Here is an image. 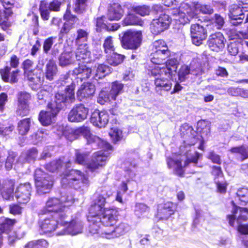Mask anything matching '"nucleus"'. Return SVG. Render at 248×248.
Listing matches in <instances>:
<instances>
[{"mask_svg": "<svg viewBox=\"0 0 248 248\" xmlns=\"http://www.w3.org/2000/svg\"><path fill=\"white\" fill-rule=\"evenodd\" d=\"M59 83L65 87L64 91L58 92L55 96V101L47 105L46 110H41L38 116V120L43 126H48L54 123L56 117L60 110L70 106L75 101V83L67 73L62 75Z\"/></svg>", "mask_w": 248, "mask_h": 248, "instance_id": "nucleus-1", "label": "nucleus"}, {"mask_svg": "<svg viewBox=\"0 0 248 248\" xmlns=\"http://www.w3.org/2000/svg\"><path fill=\"white\" fill-rule=\"evenodd\" d=\"M76 135H83L87 136V143L91 145L93 149H102L94 154L93 158L87 165V168L92 171H94L99 167L104 166L108 160V157L112 150V146L108 142L101 139L97 136L90 135L89 128L87 127H80L75 131Z\"/></svg>", "mask_w": 248, "mask_h": 248, "instance_id": "nucleus-2", "label": "nucleus"}, {"mask_svg": "<svg viewBox=\"0 0 248 248\" xmlns=\"http://www.w3.org/2000/svg\"><path fill=\"white\" fill-rule=\"evenodd\" d=\"M118 212L115 208L101 207L99 210L93 213L91 208L89 209V215L87 217L89 222V230L93 234H98L105 228H111L118 219Z\"/></svg>", "mask_w": 248, "mask_h": 248, "instance_id": "nucleus-3", "label": "nucleus"}, {"mask_svg": "<svg viewBox=\"0 0 248 248\" xmlns=\"http://www.w3.org/2000/svg\"><path fill=\"white\" fill-rule=\"evenodd\" d=\"M183 127L186 129V134L185 137V140L180 147L181 154L186 156L184 167L191 165L197 168L198 161L201 154L197 151H194L193 153H191L190 148L191 146L197 142L199 136L193 128L187 124H185Z\"/></svg>", "mask_w": 248, "mask_h": 248, "instance_id": "nucleus-4", "label": "nucleus"}, {"mask_svg": "<svg viewBox=\"0 0 248 248\" xmlns=\"http://www.w3.org/2000/svg\"><path fill=\"white\" fill-rule=\"evenodd\" d=\"M64 195L59 199L57 198H49L46 203L45 207L41 210L40 214H46L47 212H63L66 214L69 211V206L74 202V198L72 194L62 192Z\"/></svg>", "mask_w": 248, "mask_h": 248, "instance_id": "nucleus-5", "label": "nucleus"}, {"mask_svg": "<svg viewBox=\"0 0 248 248\" xmlns=\"http://www.w3.org/2000/svg\"><path fill=\"white\" fill-rule=\"evenodd\" d=\"M63 188L73 187L77 190H84L89 185L87 176L77 170L66 171L61 180Z\"/></svg>", "mask_w": 248, "mask_h": 248, "instance_id": "nucleus-6", "label": "nucleus"}, {"mask_svg": "<svg viewBox=\"0 0 248 248\" xmlns=\"http://www.w3.org/2000/svg\"><path fill=\"white\" fill-rule=\"evenodd\" d=\"M70 212L66 214L63 213L61 216V221L62 228L60 231L58 232V235H64L70 234L76 235L82 232L84 224L83 222L78 217H70Z\"/></svg>", "mask_w": 248, "mask_h": 248, "instance_id": "nucleus-7", "label": "nucleus"}, {"mask_svg": "<svg viewBox=\"0 0 248 248\" xmlns=\"http://www.w3.org/2000/svg\"><path fill=\"white\" fill-rule=\"evenodd\" d=\"M233 206V210L232 215L227 216L229 223L230 226H233L234 220H237L238 224L237 231L243 234H248V224H241V220L246 221L248 218V209L247 208H240L236 206L234 202H232Z\"/></svg>", "mask_w": 248, "mask_h": 248, "instance_id": "nucleus-8", "label": "nucleus"}, {"mask_svg": "<svg viewBox=\"0 0 248 248\" xmlns=\"http://www.w3.org/2000/svg\"><path fill=\"white\" fill-rule=\"evenodd\" d=\"M193 5L188 3H182L176 8L170 10V13L174 16V19L178 21L181 24L185 25L190 22L195 16Z\"/></svg>", "mask_w": 248, "mask_h": 248, "instance_id": "nucleus-9", "label": "nucleus"}, {"mask_svg": "<svg viewBox=\"0 0 248 248\" xmlns=\"http://www.w3.org/2000/svg\"><path fill=\"white\" fill-rule=\"evenodd\" d=\"M34 177L37 193L40 195L49 193L53 185L52 177L41 169L35 170Z\"/></svg>", "mask_w": 248, "mask_h": 248, "instance_id": "nucleus-10", "label": "nucleus"}, {"mask_svg": "<svg viewBox=\"0 0 248 248\" xmlns=\"http://www.w3.org/2000/svg\"><path fill=\"white\" fill-rule=\"evenodd\" d=\"M10 65L5 66L0 69V74L2 80L6 82L14 83L17 81V75L19 70L16 69L11 71V68H17L19 64V59L16 55H13L10 58Z\"/></svg>", "mask_w": 248, "mask_h": 248, "instance_id": "nucleus-11", "label": "nucleus"}, {"mask_svg": "<svg viewBox=\"0 0 248 248\" xmlns=\"http://www.w3.org/2000/svg\"><path fill=\"white\" fill-rule=\"evenodd\" d=\"M63 212H56L46 217L40 224L42 231L47 233L55 231L56 235H59L58 232L60 231L62 228L60 220L62 218L61 216H63Z\"/></svg>", "mask_w": 248, "mask_h": 248, "instance_id": "nucleus-12", "label": "nucleus"}, {"mask_svg": "<svg viewBox=\"0 0 248 248\" xmlns=\"http://www.w3.org/2000/svg\"><path fill=\"white\" fill-rule=\"evenodd\" d=\"M136 164L135 162L130 163L127 167L124 170V176L125 180H123L121 185L119 187L115 200L121 202H123V195L127 191V183L130 181H134L137 175Z\"/></svg>", "mask_w": 248, "mask_h": 248, "instance_id": "nucleus-13", "label": "nucleus"}, {"mask_svg": "<svg viewBox=\"0 0 248 248\" xmlns=\"http://www.w3.org/2000/svg\"><path fill=\"white\" fill-rule=\"evenodd\" d=\"M141 36L140 31L128 30L124 32L121 37L122 46L125 49H137L140 45Z\"/></svg>", "mask_w": 248, "mask_h": 248, "instance_id": "nucleus-14", "label": "nucleus"}, {"mask_svg": "<svg viewBox=\"0 0 248 248\" xmlns=\"http://www.w3.org/2000/svg\"><path fill=\"white\" fill-rule=\"evenodd\" d=\"M129 230L127 224L121 223L115 228H105L101 231L100 236L108 239H114L124 235Z\"/></svg>", "mask_w": 248, "mask_h": 248, "instance_id": "nucleus-15", "label": "nucleus"}, {"mask_svg": "<svg viewBox=\"0 0 248 248\" xmlns=\"http://www.w3.org/2000/svg\"><path fill=\"white\" fill-rule=\"evenodd\" d=\"M111 195L112 192L109 190L108 187L105 186L98 188L95 194L97 199L94 203L90 208H91L92 213L96 210H99L101 207L105 206L107 199Z\"/></svg>", "mask_w": 248, "mask_h": 248, "instance_id": "nucleus-16", "label": "nucleus"}, {"mask_svg": "<svg viewBox=\"0 0 248 248\" xmlns=\"http://www.w3.org/2000/svg\"><path fill=\"white\" fill-rule=\"evenodd\" d=\"M190 34L192 42L196 46H200L207 38L206 31L204 30V24H193L190 27Z\"/></svg>", "mask_w": 248, "mask_h": 248, "instance_id": "nucleus-17", "label": "nucleus"}, {"mask_svg": "<svg viewBox=\"0 0 248 248\" xmlns=\"http://www.w3.org/2000/svg\"><path fill=\"white\" fill-rule=\"evenodd\" d=\"M89 113V108L83 104L74 106L69 111L68 120L71 122H80L85 120Z\"/></svg>", "mask_w": 248, "mask_h": 248, "instance_id": "nucleus-18", "label": "nucleus"}, {"mask_svg": "<svg viewBox=\"0 0 248 248\" xmlns=\"http://www.w3.org/2000/svg\"><path fill=\"white\" fill-rule=\"evenodd\" d=\"M170 18L169 15L163 14L158 18L153 20L151 24V30L155 35H157L167 29L170 23Z\"/></svg>", "mask_w": 248, "mask_h": 248, "instance_id": "nucleus-19", "label": "nucleus"}, {"mask_svg": "<svg viewBox=\"0 0 248 248\" xmlns=\"http://www.w3.org/2000/svg\"><path fill=\"white\" fill-rule=\"evenodd\" d=\"M32 187L30 183L20 184L16 188L15 196L20 203H27L30 200Z\"/></svg>", "mask_w": 248, "mask_h": 248, "instance_id": "nucleus-20", "label": "nucleus"}, {"mask_svg": "<svg viewBox=\"0 0 248 248\" xmlns=\"http://www.w3.org/2000/svg\"><path fill=\"white\" fill-rule=\"evenodd\" d=\"M244 7L240 4H232L229 7V16L231 24L234 26L240 25L245 18V15L242 9Z\"/></svg>", "mask_w": 248, "mask_h": 248, "instance_id": "nucleus-21", "label": "nucleus"}, {"mask_svg": "<svg viewBox=\"0 0 248 248\" xmlns=\"http://www.w3.org/2000/svg\"><path fill=\"white\" fill-rule=\"evenodd\" d=\"M30 94L26 92H20L18 94V107L17 114L20 116H26L30 111L28 101Z\"/></svg>", "mask_w": 248, "mask_h": 248, "instance_id": "nucleus-22", "label": "nucleus"}, {"mask_svg": "<svg viewBox=\"0 0 248 248\" xmlns=\"http://www.w3.org/2000/svg\"><path fill=\"white\" fill-rule=\"evenodd\" d=\"M224 42L223 34L220 32H216L210 36L208 45L211 50L217 52L224 48Z\"/></svg>", "mask_w": 248, "mask_h": 248, "instance_id": "nucleus-23", "label": "nucleus"}, {"mask_svg": "<svg viewBox=\"0 0 248 248\" xmlns=\"http://www.w3.org/2000/svg\"><path fill=\"white\" fill-rule=\"evenodd\" d=\"M91 123L95 126L104 127L108 122V114L106 111L94 110L90 118Z\"/></svg>", "mask_w": 248, "mask_h": 248, "instance_id": "nucleus-24", "label": "nucleus"}, {"mask_svg": "<svg viewBox=\"0 0 248 248\" xmlns=\"http://www.w3.org/2000/svg\"><path fill=\"white\" fill-rule=\"evenodd\" d=\"M95 91L93 84L87 82L82 84L77 92L78 99L81 101L84 99L89 98L93 95Z\"/></svg>", "mask_w": 248, "mask_h": 248, "instance_id": "nucleus-25", "label": "nucleus"}, {"mask_svg": "<svg viewBox=\"0 0 248 248\" xmlns=\"http://www.w3.org/2000/svg\"><path fill=\"white\" fill-rule=\"evenodd\" d=\"M173 77H168L166 76L155 78V91L159 94H162V91H169L172 86L171 79Z\"/></svg>", "mask_w": 248, "mask_h": 248, "instance_id": "nucleus-26", "label": "nucleus"}, {"mask_svg": "<svg viewBox=\"0 0 248 248\" xmlns=\"http://www.w3.org/2000/svg\"><path fill=\"white\" fill-rule=\"evenodd\" d=\"M179 59L177 57L170 56L166 61L163 66L162 72L167 74L168 77H174L176 75L177 65Z\"/></svg>", "mask_w": 248, "mask_h": 248, "instance_id": "nucleus-27", "label": "nucleus"}, {"mask_svg": "<svg viewBox=\"0 0 248 248\" xmlns=\"http://www.w3.org/2000/svg\"><path fill=\"white\" fill-rule=\"evenodd\" d=\"M167 164L169 169H172L174 172L179 176H182L184 173L182 164V159L178 156L172 155V156L167 157Z\"/></svg>", "mask_w": 248, "mask_h": 248, "instance_id": "nucleus-28", "label": "nucleus"}, {"mask_svg": "<svg viewBox=\"0 0 248 248\" xmlns=\"http://www.w3.org/2000/svg\"><path fill=\"white\" fill-rule=\"evenodd\" d=\"M73 74L77 76V78H80L82 80L89 78L93 75V70L90 67V63L78 64V67L73 71Z\"/></svg>", "mask_w": 248, "mask_h": 248, "instance_id": "nucleus-29", "label": "nucleus"}, {"mask_svg": "<svg viewBox=\"0 0 248 248\" xmlns=\"http://www.w3.org/2000/svg\"><path fill=\"white\" fill-rule=\"evenodd\" d=\"M75 57L77 61H82L83 63H90L92 60L91 58V52L87 44L78 45Z\"/></svg>", "mask_w": 248, "mask_h": 248, "instance_id": "nucleus-30", "label": "nucleus"}, {"mask_svg": "<svg viewBox=\"0 0 248 248\" xmlns=\"http://www.w3.org/2000/svg\"><path fill=\"white\" fill-rule=\"evenodd\" d=\"M63 19L65 22L61 28L60 33L67 34L71 30L74 28L77 18L75 16L71 14L70 10L67 8L63 15Z\"/></svg>", "mask_w": 248, "mask_h": 248, "instance_id": "nucleus-31", "label": "nucleus"}, {"mask_svg": "<svg viewBox=\"0 0 248 248\" xmlns=\"http://www.w3.org/2000/svg\"><path fill=\"white\" fill-rule=\"evenodd\" d=\"M175 209V205L171 202H168L160 204L157 208V216L162 219H167L173 214Z\"/></svg>", "mask_w": 248, "mask_h": 248, "instance_id": "nucleus-32", "label": "nucleus"}, {"mask_svg": "<svg viewBox=\"0 0 248 248\" xmlns=\"http://www.w3.org/2000/svg\"><path fill=\"white\" fill-rule=\"evenodd\" d=\"M123 14L124 11L118 3L110 4L108 7L107 17L109 20H119Z\"/></svg>", "mask_w": 248, "mask_h": 248, "instance_id": "nucleus-33", "label": "nucleus"}, {"mask_svg": "<svg viewBox=\"0 0 248 248\" xmlns=\"http://www.w3.org/2000/svg\"><path fill=\"white\" fill-rule=\"evenodd\" d=\"M190 71L191 72V74L196 76L200 75L202 73V70L200 67L197 68L195 72L193 71V61L190 63V67L186 65H183L181 67L178 73L179 80L181 82L184 81L187 78V76L190 74Z\"/></svg>", "mask_w": 248, "mask_h": 248, "instance_id": "nucleus-34", "label": "nucleus"}, {"mask_svg": "<svg viewBox=\"0 0 248 248\" xmlns=\"http://www.w3.org/2000/svg\"><path fill=\"white\" fill-rule=\"evenodd\" d=\"M38 69H36L34 71L31 72L25 77L27 78V79L35 85H41L44 81V74L41 68H39V66H37Z\"/></svg>", "mask_w": 248, "mask_h": 248, "instance_id": "nucleus-35", "label": "nucleus"}, {"mask_svg": "<svg viewBox=\"0 0 248 248\" xmlns=\"http://www.w3.org/2000/svg\"><path fill=\"white\" fill-rule=\"evenodd\" d=\"M45 71L44 74L46 79L49 81L53 80L58 72L55 62L53 60H49L46 64Z\"/></svg>", "mask_w": 248, "mask_h": 248, "instance_id": "nucleus-36", "label": "nucleus"}, {"mask_svg": "<svg viewBox=\"0 0 248 248\" xmlns=\"http://www.w3.org/2000/svg\"><path fill=\"white\" fill-rule=\"evenodd\" d=\"M90 31L88 29L78 28L77 30L75 35V42L76 45L86 44L89 34Z\"/></svg>", "mask_w": 248, "mask_h": 248, "instance_id": "nucleus-37", "label": "nucleus"}, {"mask_svg": "<svg viewBox=\"0 0 248 248\" xmlns=\"http://www.w3.org/2000/svg\"><path fill=\"white\" fill-rule=\"evenodd\" d=\"M96 68L95 71H93V78L97 80L98 79L102 78L111 72V68L104 64H98L95 66Z\"/></svg>", "mask_w": 248, "mask_h": 248, "instance_id": "nucleus-38", "label": "nucleus"}, {"mask_svg": "<svg viewBox=\"0 0 248 248\" xmlns=\"http://www.w3.org/2000/svg\"><path fill=\"white\" fill-rule=\"evenodd\" d=\"M37 150L35 148H32L25 152H23L18 158V161L21 163L33 162L37 155Z\"/></svg>", "mask_w": 248, "mask_h": 248, "instance_id": "nucleus-39", "label": "nucleus"}, {"mask_svg": "<svg viewBox=\"0 0 248 248\" xmlns=\"http://www.w3.org/2000/svg\"><path fill=\"white\" fill-rule=\"evenodd\" d=\"M170 53L158 52L153 51L150 55L151 62L155 65H162L165 64V60L168 58Z\"/></svg>", "mask_w": 248, "mask_h": 248, "instance_id": "nucleus-40", "label": "nucleus"}, {"mask_svg": "<svg viewBox=\"0 0 248 248\" xmlns=\"http://www.w3.org/2000/svg\"><path fill=\"white\" fill-rule=\"evenodd\" d=\"M13 12L11 9L0 8V26L3 30H6L10 26L8 22V18L12 15Z\"/></svg>", "mask_w": 248, "mask_h": 248, "instance_id": "nucleus-41", "label": "nucleus"}, {"mask_svg": "<svg viewBox=\"0 0 248 248\" xmlns=\"http://www.w3.org/2000/svg\"><path fill=\"white\" fill-rule=\"evenodd\" d=\"M74 61V54L72 52H64L59 57V65L62 67L71 64Z\"/></svg>", "mask_w": 248, "mask_h": 248, "instance_id": "nucleus-42", "label": "nucleus"}, {"mask_svg": "<svg viewBox=\"0 0 248 248\" xmlns=\"http://www.w3.org/2000/svg\"><path fill=\"white\" fill-rule=\"evenodd\" d=\"M124 85L120 82L115 81L111 84V89L109 92L111 99L115 100L117 96L123 92Z\"/></svg>", "mask_w": 248, "mask_h": 248, "instance_id": "nucleus-43", "label": "nucleus"}, {"mask_svg": "<svg viewBox=\"0 0 248 248\" xmlns=\"http://www.w3.org/2000/svg\"><path fill=\"white\" fill-rule=\"evenodd\" d=\"M107 58L108 62L110 65L116 66L123 62L124 56L113 51L111 54H108L107 55Z\"/></svg>", "mask_w": 248, "mask_h": 248, "instance_id": "nucleus-44", "label": "nucleus"}, {"mask_svg": "<svg viewBox=\"0 0 248 248\" xmlns=\"http://www.w3.org/2000/svg\"><path fill=\"white\" fill-rule=\"evenodd\" d=\"M15 223V219H11L8 218H0V232H1L8 233L12 228Z\"/></svg>", "mask_w": 248, "mask_h": 248, "instance_id": "nucleus-45", "label": "nucleus"}, {"mask_svg": "<svg viewBox=\"0 0 248 248\" xmlns=\"http://www.w3.org/2000/svg\"><path fill=\"white\" fill-rule=\"evenodd\" d=\"M31 124L30 118H25L20 120L18 123V130L19 133L21 135H25L27 134Z\"/></svg>", "mask_w": 248, "mask_h": 248, "instance_id": "nucleus-46", "label": "nucleus"}, {"mask_svg": "<svg viewBox=\"0 0 248 248\" xmlns=\"http://www.w3.org/2000/svg\"><path fill=\"white\" fill-rule=\"evenodd\" d=\"M141 19L134 14H129L123 20L124 25H142Z\"/></svg>", "mask_w": 248, "mask_h": 248, "instance_id": "nucleus-47", "label": "nucleus"}, {"mask_svg": "<svg viewBox=\"0 0 248 248\" xmlns=\"http://www.w3.org/2000/svg\"><path fill=\"white\" fill-rule=\"evenodd\" d=\"M153 51L170 53L166 42L163 40H156L153 43Z\"/></svg>", "mask_w": 248, "mask_h": 248, "instance_id": "nucleus-48", "label": "nucleus"}, {"mask_svg": "<svg viewBox=\"0 0 248 248\" xmlns=\"http://www.w3.org/2000/svg\"><path fill=\"white\" fill-rule=\"evenodd\" d=\"M14 184L10 183L9 186L5 187L1 191V194L3 199L11 201L14 199Z\"/></svg>", "mask_w": 248, "mask_h": 248, "instance_id": "nucleus-49", "label": "nucleus"}, {"mask_svg": "<svg viewBox=\"0 0 248 248\" xmlns=\"http://www.w3.org/2000/svg\"><path fill=\"white\" fill-rule=\"evenodd\" d=\"M50 93L45 89L40 90L37 94V98L38 104L40 105L46 104L49 101Z\"/></svg>", "mask_w": 248, "mask_h": 248, "instance_id": "nucleus-50", "label": "nucleus"}, {"mask_svg": "<svg viewBox=\"0 0 248 248\" xmlns=\"http://www.w3.org/2000/svg\"><path fill=\"white\" fill-rule=\"evenodd\" d=\"M48 244L45 239L33 240L29 242L25 248H47Z\"/></svg>", "mask_w": 248, "mask_h": 248, "instance_id": "nucleus-51", "label": "nucleus"}, {"mask_svg": "<svg viewBox=\"0 0 248 248\" xmlns=\"http://www.w3.org/2000/svg\"><path fill=\"white\" fill-rule=\"evenodd\" d=\"M151 69H148V74L155 78L159 77H167V74L162 72L163 66L155 65L154 67H150Z\"/></svg>", "mask_w": 248, "mask_h": 248, "instance_id": "nucleus-52", "label": "nucleus"}, {"mask_svg": "<svg viewBox=\"0 0 248 248\" xmlns=\"http://www.w3.org/2000/svg\"><path fill=\"white\" fill-rule=\"evenodd\" d=\"M195 8L196 10L204 14H211L214 12L212 7L210 5L202 4L198 2L194 3Z\"/></svg>", "mask_w": 248, "mask_h": 248, "instance_id": "nucleus-53", "label": "nucleus"}, {"mask_svg": "<svg viewBox=\"0 0 248 248\" xmlns=\"http://www.w3.org/2000/svg\"><path fill=\"white\" fill-rule=\"evenodd\" d=\"M237 196L242 205H246L248 203V189L242 188L238 190Z\"/></svg>", "mask_w": 248, "mask_h": 248, "instance_id": "nucleus-54", "label": "nucleus"}, {"mask_svg": "<svg viewBox=\"0 0 248 248\" xmlns=\"http://www.w3.org/2000/svg\"><path fill=\"white\" fill-rule=\"evenodd\" d=\"M62 166V161L61 159H58L53 160L47 164L46 166V169L50 172H55L61 169Z\"/></svg>", "mask_w": 248, "mask_h": 248, "instance_id": "nucleus-55", "label": "nucleus"}, {"mask_svg": "<svg viewBox=\"0 0 248 248\" xmlns=\"http://www.w3.org/2000/svg\"><path fill=\"white\" fill-rule=\"evenodd\" d=\"M103 48L105 52L107 54H111L114 51L112 37L108 36L105 39L103 44Z\"/></svg>", "mask_w": 248, "mask_h": 248, "instance_id": "nucleus-56", "label": "nucleus"}, {"mask_svg": "<svg viewBox=\"0 0 248 248\" xmlns=\"http://www.w3.org/2000/svg\"><path fill=\"white\" fill-rule=\"evenodd\" d=\"M109 135L114 142H116L123 138L122 131L118 128H112Z\"/></svg>", "mask_w": 248, "mask_h": 248, "instance_id": "nucleus-57", "label": "nucleus"}, {"mask_svg": "<svg viewBox=\"0 0 248 248\" xmlns=\"http://www.w3.org/2000/svg\"><path fill=\"white\" fill-rule=\"evenodd\" d=\"M112 100L111 99L110 94L108 91L102 90L97 98V102L101 105H104L105 103L108 102Z\"/></svg>", "mask_w": 248, "mask_h": 248, "instance_id": "nucleus-58", "label": "nucleus"}, {"mask_svg": "<svg viewBox=\"0 0 248 248\" xmlns=\"http://www.w3.org/2000/svg\"><path fill=\"white\" fill-rule=\"evenodd\" d=\"M231 152L233 153H238L242 157V160L248 158V147L241 146L239 147H233L231 149Z\"/></svg>", "mask_w": 248, "mask_h": 248, "instance_id": "nucleus-59", "label": "nucleus"}, {"mask_svg": "<svg viewBox=\"0 0 248 248\" xmlns=\"http://www.w3.org/2000/svg\"><path fill=\"white\" fill-rule=\"evenodd\" d=\"M33 62L30 59H26L22 63V67L25 76L31 73L36 69L33 68Z\"/></svg>", "mask_w": 248, "mask_h": 248, "instance_id": "nucleus-60", "label": "nucleus"}, {"mask_svg": "<svg viewBox=\"0 0 248 248\" xmlns=\"http://www.w3.org/2000/svg\"><path fill=\"white\" fill-rule=\"evenodd\" d=\"M17 155L13 151L8 152V156L5 161V166L7 170H10L12 167Z\"/></svg>", "mask_w": 248, "mask_h": 248, "instance_id": "nucleus-61", "label": "nucleus"}, {"mask_svg": "<svg viewBox=\"0 0 248 248\" xmlns=\"http://www.w3.org/2000/svg\"><path fill=\"white\" fill-rule=\"evenodd\" d=\"M211 21L216 25V29H221L224 23V19L219 14H216L211 19Z\"/></svg>", "mask_w": 248, "mask_h": 248, "instance_id": "nucleus-62", "label": "nucleus"}, {"mask_svg": "<svg viewBox=\"0 0 248 248\" xmlns=\"http://www.w3.org/2000/svg\"><path fill=\"white\" fill-rule=\"evenodd\" d=\"M39 11L41 18L44 20H47L49 17L50 10L47 8L46 4L44 2H41L39 7Z\"/></svg>", "mask_w": 248, "mask_h": 248, "instance_id": "nucleus-63", "label": "nucleus"}, {"mask_svg": "<svg viewBox=\"0 0 248 248\" xmlns=\"http://www.w3.org/2000/svg\"><path fill=\"white\" fill-rule=\"evenodd\" d=\"M133 11L141 16H145L149 14V7L147 5H140L133 7Z\"/></svg>", "mask_w": 248, "mask_h": 248, "instance_id": "nucleus-64", "label": "nucleus"}]
</instances>
